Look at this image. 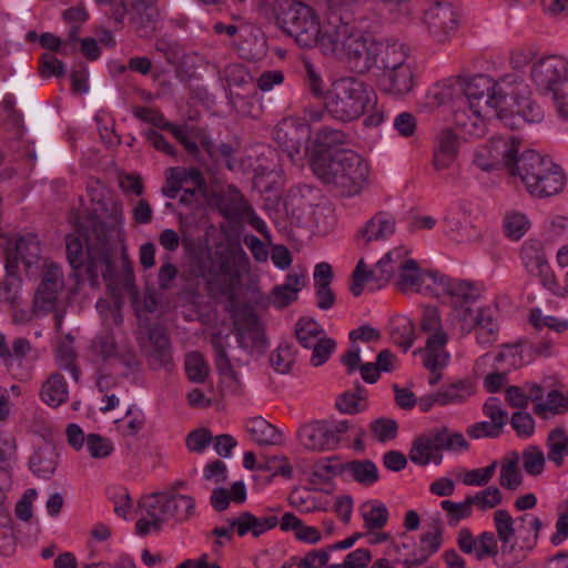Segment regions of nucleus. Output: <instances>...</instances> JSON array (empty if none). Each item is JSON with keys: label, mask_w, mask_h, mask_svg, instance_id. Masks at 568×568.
I'll use <instances>...</instances> for the list:
<instances>
[{"label": "nucleus", "mask_w": 568, "mask_h": 568, "mask_svg": "<svg viewBox=\"0 0 568 568\" xmlns=\"http://www.w3.org/2000/svg\"><path fill=\"white\" fill-rule=\"evenodd\" d=\"M280 156H286L293 164L303 166L305 163L311 165V144H278Z\"/></svg>", "instance_id": "obj_51"}, {"label": "nucleus", "mask_w": 568, "mask_h": 568, "mask_svg": "<svg viewBox=\"0 0 568 568\" xmlns=\"http://www.w3.org/2000/svg\"><path fill=\"white\" fill-rule=\"evenodd\" d=\"M568 410V398L558 390H551L547 395L545 403H538L534 407V413L544 418H548V413L560 415Z\"/></svg>", "instance_id": "obj_42"}, {"label": "nucleus", "mask_w": 568, "mask_h": 568, "mask_svg": "<svg viewBox=\"0 0 568 568\" xmlns=\"http://www.w3.org/2000/svg\"><path fill=\"white\" fill-rule=\"evenodd\" d=\"M233 332L243 351L252 352L265 346L262 324L250 306H243L233 314Z\"/></svg>", "instance_id": "obj_12"}, {"label": "nucleus", "mask_w": 568, "mask_h": 568, "mask_svg": "<svg viewBox=\"0 0 568 568\" xmlns=\"http://www.w3.org/2000/svg\"><path fill=\"white\" fill-rule=\"evenodd\" d=\"M409 458L419 466H426L430 463L438 465L442 462V454L433 450L430 445H428V439L419 436L414 440L409 452Z\"/></svg>", "instance_id": "obj_41"}, {"label": "nucleus", "mask_w": 568, "mask_h": 568, "mask_svg": "<svg viewBox=\"0 0 568 568\" xmlns=\"http://www.w3.org/2000/svg\"><path fill=\"white\" fill-rule=\"evenodd\" d=\"M58 455L53 448L39 449L30 458V468L39 477L49 478L57 468Z\"/></svg>", "instance_id": "obj_34"}, {"label": "nucleus", "mask_w": 568, "mask_h": 568, "mask_svg": "<svg viewBox=\"0 0 568 568\" xmlns=\"http://www.w3.org/2000/svg\"><path fill=\"white\" fill-rule=\"evenodd\" d=\"M390 364V351L388 348L383 349L377 355V363H366L359 366L362 378L367 383H375L379 378V372H387Z\"/></svg>", "instance_id": "obj_48"}, {"label": "nucleus", "mask_w": 568, "mask_h": 568, "mask_svg": "<svg viewBox=\"0 0 568 568\" xmlns=\"http://www.w3.org/2000/svg\"><path fill=\"white\" fill-rule=\"evenodd\" d=\"M420 328L428 334L426 345L420 351L423 365L429 372L428 383L436 385L442 381V371L448 366L450 359V354L446 348L448 335L442 327L439 312L436 306H424Z\"/></svg>", "instance_id": "obj_5"}, {"label": "nucleus", "mask_w": 568, "mask_h": 568, "mask_svg": "<svg viewBox=\"0 0 568 568\" xmlns=\"http://www.w3.org/2000/svg\"><path fill=\"white\" fill-rule=\"evenodd\" d=\"M312 222L321 233H327L335 224L334 210L328 204H315L307 215V223Z\"/></svg>", "instance_id": "obj_45"}, {"label": "nucleus", "mask_w": 568, "mask_h": 568, "mask_svg": "<svg viewBox=\"0 0 568 568\" xmlns=\"http://www.w3.org/2000/svg\"><path fill=\"white\" fill-rule=\"evenodd\" d=\"M396 323V329L393 331V341L406 352L414 341V324L404 315L398 316Z\"/></svg>", "instance_id": "obj_55"}, {"label": "nucleus", "mask_w": 568, "mask_h": 568, "mask_svg": "<svg viewBox=\"0 0 568 568\" xmlns=\"http://www.w3.org/2000/svg\"><path fill=\"white\" fill-rule=\"evenodd\" d=\"M518 455L514 454L511 459H506L501 464L499 484L506 489L515 490L523 483V477L518 469Z\"/></svg>", "instance_id": "obj_46"}, {"label": "nucleus", "mask_w": 568, "mask_h": 568, "mask_svg": "<svg viewBox=\"0 0 568 568\" xmlns=\"http://www.w3.org/2000/svg\"><path fill=\"white\" fill-rule=\"evenodd\" d=\"M142 354L152 369H170L172 366L171 345L165 329L160 325L149 327L145 336L139 337Z\"/></svg>", "instance_id": "obj_13"}, {"label": "nucleus", "mask_w": 568, "mask_h": 568, "mask_svg": "<svg viewBox=\"0 0 568 568\" xmlns=\"http://www.w3.org/2000/svg\"><path fill=\"white\" fill-rule=\"evenodd\" d=\"M345 470L362 485L369 486L378 479L377 467L368 459L349 462Z\"/></svg>", "instance_id": "obj_38"}, {"label": "nucleus", "mask_w": 568, "mask_h": 568, "mask_svg": "<svg viewBox=\"0 0 568 568\" xmlns=\"http://www.w3.org/2000/svg\"><path fill=\"white\" fill-rule=\"evenodd\" d=\"M501 500V493L495 486H489L476 495L469 496V501L473 506H477L480 510L494 508L499 505Z\"/></svg>", "instance_id": "obj_61"}, {"label": "nucleus", "mask_w": 568, "mask_h": 568, "mask_svg": "<svg viewBox=\"0 0 568 568\" xmlns=\"http://www.w3.org/2000/svg\"><path fill=\"white\" fill-rule=\"evenodd\" d=\"M324 100L326 110L333 118L352 121L364 114L369 102V92L363 81L344 77L332 83Z\"/></svg>", "instance_id": "obj_6"}, {"label": "nucleus", "mask_w": 568, "mask_h": 568, "mask_svg": "<svg viewBox=\"0 0 568 568\" xmlns=\"http://www.w3.org/2000/svg\"><path fill=\"white\" fill-rule=\"evenodd\" d=\"M247 264V256L240 244H220L212 250L196 252L182 277L186 281L203 280L212 297L230 295L233 298L232 280Z\"/></svg>", "instance_id": "obj_2"}, {"label": "nucleus", "mask_w": 568, "mask_h": 568, "mask_svg": "<svg viewBox=\"0 0 568 568\" xmlns=\"http://www.w3.org/2000/svg\"><path fill=\"white\" fill-rule=\"evenodd\" d=\"M351 428L347 420L337 423L315 422L298 430L301 444L310 450L323 452L335 449L343 434Z\"/></svg>", "instance_id": "obj_8"}, {"label": "nucleus", "mask_w": 568, "mask_h": 568, "mask_svg": "<svg viewBox=\"0 0 568 568\" xmlns=\"http://www.w3.org/2000/svg\"><path fill=\"white\" fill-rule=\"evenodd\" d=\"M490 312L487 308H473L471 305L454 311V317L464 334L473 332Z\"/></svg>", "instance_id": "obj_36"}, {"label": "nucleus", "mask_w": 568, "mask_h": 568, "mask_svg": "<svg viewBox=\"0 0 568 568\" xmlns=\"http://www.w3.org/2000/svg\"><path fill=\"white\" fill-rule=\"evenodd\" d=\"M276 142H311V128L303 118L287 116L274 130Z\"/></svg>", "instance_id": "obj_24"}, {"label": "nucleus", "mask_w": 568, "mask_h": 568, "mask_svg": "<svg viewBox=\"0 0 568 568\" xmlns=\"http://www.w3.org/2000/svg\"><path fill=\"white\" fill-rule=\"evenodd\" d=\"M246 429L258 445H275L281 437L277 429L262 417L250 419Z\"/></svg>", "instance_id": "obj_32"}, {"label": "nucleus", "mask_w": 568, "mask_h": 568, "mask_svg": "<svg viewBox=\"0 0 568 568\" xmlns=\"http://www.w3.org/2000/svg\"><path fill=\"white\" fill-rule=\"evenodd\" d=\"M494 523L504 550L515 537L514 519L507 510L499 509L494 514Z\"/></svg>", "instance_id": "obj_47"}, {"label": "nucleus", "mask_w": 568, "mask_h": 568, "mask_svg": "<svg viewBox=\"0 0 568 568\" xmlns=\"http://www.w3.org/2000/svg\"><path fill=\"white\" fill-rule=\"evenodd\" d=\"M303 286V274H287L284 284L273 287L268 296V302L276 308H284L297 300L298 292Z\"/></svg>", "instance_id": "obj_26"}, {"label": "nucleus", "mask_w": 568, "mask_h": 568, "mask_svg": "<svg viewBox=\"0 0 568 568\" xmlns=\"http://www.w3.org/2000/svg\"><path fill=\"white\" fill-rule=\"evenodd\" d=\"M389 233V215L387 212H379L368 220L359 230L356 240L359 244L367 245L373 241L386 240Z\"/></svg>", "instance_id": "obj_28"}, {"label": "nucleus", "mask_w": 568, "mask_h": 568, "mask_svg": "<svg viewBox=\"0 0 568 568\" xmlns=\"http://www.w3.org/2000/svg\"><path fill=\"white\" fill-rule=\"evenodd\" d=\"M41 399L50 407H59L68 400V385L62 374L52 373L42 384Z\"/></svg>", "instance_id": "obj_30"}, {"label": "nucleus", "mask_w": 568, "mask_h": 568, "mask_svg": "<svg viewBox=\"0 0 568 568\" xmlns=\"http://www.w3.org/2000/svg\"><path fill=\"white\" fill-rule=\"evenodd\" d=\"M506 120H499L505 126L518 128L521 122H538L542 119V111L529 97L520 94L516 87L508 92V104H504Z\"/></svg>", "instance_id": "obj_16"}, {"label": "nucleus", "mask_w": 568, "mask_h": 568, "mask_svg": "<svg viewBox=\"0 0 568 568\" xmlns=\"http://www.w3.org/2000/svg\"><path fill=\"white\" fill-rule=\"evenodd\" d=\"M547 457L557 467L564 465V459L568 456V435L562 427L552 429L546 439Z\"/></svg>", "instance_id": "obj_31"}, {"label": "nucleus", "mask_w": 568, "mask_h": 568, "mask_svg": "<svg viewBox=\"0 0 568 568\" xmlns=\"http://www.w3.org/2000/svg\"><path fill=\"white\" fill-rule=\"evenodd\" d=\"M17 256L28 266L37 261L40 256V246L34 235L20 237L16 243Z\"/></svg>", "instance_id": "obj_53"}, {"label": "nucleus", "mask_w": 568, "mask_h": 568, "mask_svg": "<svg viewBox=\"0 0 568 568\" xmlns=\"http://www.w3.org/2000/svg\"><path fill=\"white\" fill-rule=\"evenodd\" d=\"M92 349L104 361L115 357L118 354V344L113 333L106 329L98 335L92 342Z\"/></svg>", "instance_id": "obj_54"}, {"label": "nucleus", "mask_w": 568, "mask_h": 568, "mask_svg": "<svg viewBox=\"0 0 568 568\" xmlns=\"http://www.w3.org/2000/svg\"><path fill=\"white\" fill-rule=\"evenodd\" d=\"M474 331L477 344L483 348H487L496 342L498 325L491 314H489Z\"/></svg>", "instance_id": "obj_57"}, {"label": "nucleus", "mask_w": 568, "mask_h": 568, "mask_svg": "<svg viewBox=\"0 0 568 568\" xmlns=\"http://www.w3.org/2000/svg\"><path fill=\"white\" fill-rule=\"evenodd\" d=\"M295 335L304 348H311L315 342L324 337V329L313 318H301L296 323Z\"/></svg>", "instance_id": "obj_37"}, {"label": "nucleus", "mask_w": 568, "mask_h": 568, "mask_svg": "<svg viewBox=\"0 0 568 568\" xmlns=\"http://www.w3.org/2000/svg\"><path fill=\"white\" fill-rule=\"evenodd\" d=\"M295 363V353L288 344H280L270 355V365L278 374H288Z\"/></svg>", "instance_id": "obj_44"}, {"label": "nucleus", "mask_w": 568, "mask_h": 568, "mask_svg": "<svg viewBox=\"0 0 568 568\" xmlns=\"http://www.w3.org/2000/svg\"><path fill=\"white\" fill-rule=\"evenodd\" d=\"M185 372L194 383H203L209 375V365L199 352H192L185 358Z\"/></svg>", "instance_id": "obj_52"}, {"label": "nucleus", "mask_w": 568, "mask_h": 568, "mask_svg": "<svg viewBox=\"0 0 568 568\" xmlns=\"http://www.w3.org/2000/svg\"><path fill=\"white\" fill-rule=\"evenodd\" d=\"M311 169L325 184L337 189L341 194H357L366 181L368 166L354 151L339 144H311Z\"/></svg>", "instance_id": "obj_3"}, {"label": "nucleus", "mask_w": 568, "mask_h": 568, "mask_svg": "<svg viewBox=\"0 0 568 568\" xmlns=\"http://www.w3.org/2000/svg\"><path fill=\"white\" fill-rule=\"evenodd\" d=\"M520 257L526 270L530 274L539 276L542 285L556 294L559 280L551 273L541 243L538 241L526 242L521 248Z\"/></svg>", "instance_id": "obj_19"}, {"label": "nucleus", "mask_w": 568, "mask_h": 568, "mask_svg": "<svg viewBox=\"0 0 568 568\" xmlns=\"http://www.w3.org/2000/svg\"><path fill=\"white\" fill-rule=\"evenodd\" d=\"M434 283L440 290L439 294L449 297L453 310L473 305L480 296V290L470 282L432 274Z\"/></svg>", "instance_id": "obj_20"}, {"label": "nucleus", "mask_w": 568, "mask_h": 568, "mask_svg": "<svg viewBox=\"0 0 568 568\" xmlns=\"http://www.w3.org/2000/svg\"><path fill=\"white\" fill-rule=\"evenodd\" d=\"M64 288L62 268L54 263L45 265L41 282L34 294L33 306L39 311L50 313L54 310L60 293Z\"/></svg>", "instance_id": "obj_15"}, {"label": "nucleus", "mask_w": 568, "mask_h": 568, "mask_svg": "<svg viewBox=\"0 0 568 568\" xmlns=\"http://www.w3.org/2000/svg\"><path fill=\"white\" fill-rule=\"evenodd\" d=\"M87 255L85 272L91 283H97L100 275L109 281L112 273V258L105 245H88Z\"/></svg>", "instance_id": "obj_25"}, {"label": "nucleus", "mask_w": 568, "mask_h": 568, "mask_svg": "<svg viewBox=\"0 0 568 568\" xmlns=\"http://www.w3.org/2000/svg\"><path fill=\"white\" fill-rule=\"evenodd\" d=\"M458 149L455 144H436L433 150V166L435 170H446L456 160Z\"/></svg>", "instance_id": "obj_59"}, {"label": "nucleus", "mask_w": 568, "mask_h": 568, "mask_svg": "<svg viewBox=\"0 0 568 568\" xmlns=\"http://www.w3.org/2000/svg\"><path fill=\"white\" fill-rule=\"evenodd\" d=\"M459 14L449 2L436 1L424 12L429 36L439 43L447 42L458 28Z\"/></svg>", "instance_id": "obj_11"}, {"label": "nucleus", "mask_w": 568, "mask_h": 568, "mask_svg": "<svg viewBox=\"0 0 568 568\" xmlns=\"http://www.w3.org/2000/svg\"><path fill=\"white\" fill-rule=\"evenodd\" d=\"M523 468L530 476H538L544 471L546 458L537 446H529L521 454Z\"/></svg>", "instance_id": "obj_49"}, {"label": "nucleus", "mask_w": 568, "mask_h": 568, "mask_svg": "<svg viewBox=\"0 0 568 568\" xmlns=\"http://www.w3.org/2000/svg\"><path fill=\"white\" fill-rule=\"evenodd\" d=\"M318 191L307 184L292 187L285 200V211L291 217L292 224L304 226L307 224V215L315 206Z\"/></svg>", "instance_id": "obj_22"}, {"label": "nucleus", "mask_w": 568, "mask_h": 568, "mask_svg": "<svg viewBox=\"0 0 568 568\" xmlns=\"http://www.w3.org/2000/svg\"><path fill=\"white\" fill-rule=\"evenodd\" d=\"M530 223L525 214L519 212H509L505 216L504 229L506 235L511 240H519L528 231Z\"/></svg>", "instance_id": "obj_50"}, {"label": "nucleus", "mask_w": 568, "mask_h": 568, "mask_svg": "<svg viewBox=\"0 0 568 568\" xmlns=\"http://www.w3.org/2000/svg\"><path fill=\"white\" fill-rule=\"evenodd\" d=\"M133 114L143 121L150 122L159 129L168 131L178 142H193L194 139H200L197 134H195V128L193 125H178L170 121H168L164 115L152 108L148 106H136L133 110ZM200 142H207L202 139Z\"/></svg>", "instance_id": "obj_23"}, {"label": "nucleus", "mask_w": 568, "mask_h": 568, "mask_svg": "<svg viewBox=\"0 0 568 568\" xmlns=\"http://www.w3.org/2000/svg\"><path fill=\"white\" fill-rule=\"evenodd\" d=\"M284 531L293 530L297 539L310 544H316L321 540V534L315 527L305 526L294 514L286 513L280 523Z\"/></svg>", "instance_id": "obj_33"}, {"label": "nucleus", "mask_w": 568, "mask_h": 568, "mask_svg": "<svg viewBox=\"0 0 568 568\" xmlns=\"http://www.w3.org/2000/svg\"><path fill=\"white\" fill-rule=\"evenodd\" d=\"M529 321L537 329H540L542 326H547L550 329L560 333L568 327V321L542 315L539 308L530 311Z\"/></svg>", "instance_id": "obj_63"}, {"label": "nucleus", "mask_w": 568, "mask_h": 568, "mask_svg": "<svg viewBox=\"0 0 568 568\" xmlns=\"http://www.w3.org/2000/svg\"><path fill=\"white\" fill-rule=\"evenodd\" d=\"M439 392L442 405L460 404L475 393V384L470 379H460Z\"/></svg>", "instance_id": "obj_35"}, {"label": "nucleus", "mask_w": 568, "mask_h": 568, "mask_svg": "<svg viewBox=\"0 0 568 568\" xmlns=\"http://www.w3.org/2000/svg\"><path fill=\"white\" fill-rule=\"evenodd\" d=\"M31 343L26 337H17L8 345L4 334H0V358L8 372L17 378H27L29 368L24 361L31 352Z\"/></svg>", "instance_id": "obj_21"}, {"label": "nucleus", "mask_w": 568, "mask_h": 568, "mask_svg": "<svg viewBox=\"0 0 568 568\" xmlns=\"http://www.w3.org/2000/svg\"><path fill=\"white\" fill-rule=\"evenodd\" d=\"M484 118L475 115L474 120L458 123L456 130L443 131L439 142H467L471 139H481L485 133Z\"/></svg>", "instance_id": "obj_27"}, {"label": "nucleus", "mask_w": 568, "mask_h": 568, "mask_svg": "<svg viewBox=\"0 0 568 568\" xmlns=\"http://www.w3.org/2000/svg\"><path fill=\"white\" fill-rule=\"evenodd\" d=\"M415 83V68H410V64L393 67V95L403 97L409 93Z\"/></svg>", "instance_id": "obj_39"}, {"label": "nucleus", "mask_w": 568, "mask_h": 568, "mask_svg": "<svg viewBox=\"0 0 568 568\" xmlns=\"http://www.w3.org/2000/svg\"><path fill=\"white\" fill-rule=\"evenodd\" d=\"M515 164L513 176H519L527 192L535 197H548L562 191L566 176L549 156L525 144Z\"/></svg>", "instance_id": "obj_4"}, {"label": "nucleus", "mask_w": 568, "mask_h": 568, "mask_svg": "<svg viewBox=\"0 0 568 568\" xmlns=\"http://www.w3.org/2000/svg\"><path fill=\"white\" fill-rule=\"evenodd\" d=\"M530 77L544 94H552L568 84V59L562 55H548L531 67Z\"/></svg>", "instance_id": "obj_9"}, {"label": "nucleus", "mask_w": 568, "mask_h": 568, "mask_svg": "<svg viewBox=\"0 0 568 568\" xmlns=\"http://www.w3.org/2000/svg\"><path fill=\"white\" fill-rule=\"evenodd\" d=\"M304 69V79L308 85L311 93L315 97L324 94V82L311 60L304 58L302 60Z\"/></svg>", "instance_id": "obj_64"}, {"label": "nucleus", "mask_w": 568, "mask_h": 568, "mask_svg": "<svg viewBox=\"0 0 568 568\" xmlns=\"http://www.w3.org/2000/svg\"><path fill=\"white\" fill-rule=\"evenodd\" d=\"M464 93L474 115L506 120L504 104H508V92L490 77L478 74L465 83Z\"/></svg>", "instance_id": "obj_7"}, {"label": "nucleus", "mask_w": 568, "mask_h": 568, "mask_svg": "<svg viewBox=\"0 0 568 568\" xmlns=\"http://www.w3.org/2000/svg\"><path fill=\"white\" fill-rule=\"evenodd\" d=\"M211 344L214 351L215 367L219 374L229 383V387L233 393H240L243 385L237 373L234 371L233 363L243 365L246 364L247 361H242L241 357L229 354L230 344L227 336H223L221 333L212 335Z\"/></svg>", "instance_id": "obj_18"}, {"label": "nucleus", "mask_w": 568, "mask_h": 568, "mask_svg": "<svg viewBox=\"0 0 568 568\" xmlns=\"http://www.w3.org/2000/svg\"><path fill=\"white\" fill-rule=\"evenodd\" d=\"M525 144H477L473 163L485 172L505 168L513 175Z\"/></svg>", "instance_id": "obj_10"}, {"label": "nucleus", "mask_w": 568, "mask_h": 568, "mask_svg": "<svg viewBox=\"0 0 568 568\" xmlns=\"http://www.w3.org/2000/svg\"><path fill=\"white\" fill-rule=\"evenodd\" d=\"M87 449L92 458L100 459L109 457L114 446L109 438L91 433L87 435Z\"/></svg>", "instance_id": "obj_56"}, {"label": "nucleus", "mask_w": 568, "mask_h": 568, "mask_svg": "<svg viewBox=\"0 0 568 568\" xmlns=\"http://www.w3.org/2000/svg\"><path fill=\"white\" fill-rule=\"evenodd\" d=\"M274 16L277 26L302 48L318 45L325 55L359 71L388 69V45L364 33L348 8L331 2L320 22L311 7L296 0H275Z\"/></svg>", "instance_id": "obj_1"}, {"label": "nucleus", "mask_w": 568, "mask_h": 568, "mask_svg": "<svg viewBox=\"0 0 568 568\" xmlns=\"http://www.w3.org/2000/svg\"><path fill=\"white\" fill-rule=\"evenodd\" d=\"M388 509L385 505L377 501L366 503L362 507V516L365 527L369 530L381 529L388 520Z\"/></svg>", "instance_id": "obj_43"}, {"label": "nucleus", "mask_w": 568, "mask_h": 568, "mask_svg": "<svg viewBox=\"0 0 568 568\" xmlns=\"http://www.w3.org/2000/svg\"><path fill=\"white\" fill-rule=\"evenodd\" d=\"M372 559L371 551L365 548H358L347 554L343 561L333 562L328 568H366Z\"/></svg>", "instance_id": "obj_62"}, {"label": "nucleus", "mask_w": 568, "mask_h": 568, "mask_svg": "<svg viewBox=\"0 0 568 568\" xmlns=\"http://www.w3.org/2000/svg\"><path fill=\"white\" fill-rule=\"evenodd\" d=\"M443 528L439 520H436L432 527V530L425 532L422 538V548L419 554L413 555L412 558H407L404 565L407 568L417 567L423 565L432 554H435L442 544Z\"/></svg>", "instance_id": "obj_29"}, {"label": "nucleus", "mask_w": 568, "mask_h": 568, "mask_svg": "<svg viewBox=\"0 0 568 568\" xmlns=\"http://www.w3.org/2000/svg\"><path fill=\"white\" fill-rule=\"evenodd\" d=\"M151 497L148 496L140 506L145 510L146 515L141 517L135 525L136 534L146 536L151 530L160 531L164 523L163 517L159 514L158 509L150 508Z\"/></svg>", "instance_id": "obj_40"}, {"label": "nucleus", "mask_w": 568, "mask_h": 568, "mask_svg": "<svg viewBox=\"0 0 568 568\" xmlns=\"http://www.w3.org/2000/svg\"><path fill=\"white\" fill-rule=\"evenodd\" d=\"M362 390L357 387L355 393L345 392L336 399V407L339 412L345 414H356L365 408L364 396Z\"/></svg>", "instance_id": "obj_58"}, {"label": "nucleus", "mask_w": 568, "mask_h": 568, "mask_svg": "<svg viewBox=\"0 0 568 568\" xmlns=\"http://www.w3.org/2000/svg\"><path fill=\"white\" fill-rule=\"evenodd\" d=\"M396 286L403 294L419 292L424 276L437 274L436 272L422 271L418 262L410 256V250L405 246L395 248Z\"/></svg>", "instance_id": "obj_14"}, {"label": "nucleus", "mask_w": 568, "mask_h": 568, "mask_svg": "<svg viewBox=\"0 0 568 568\" xmlns=\"http://www.w3.org/2000/svg\"><path fill=\"white\" fill-rule=\"evenodd\" d=\"M311 348L313 349V353L311 355L310 363L312 366L318 367L328 361L336 348V343L334 339L324 336L320 341L315 342Z\"/></svg>", "instance_id": "obj_60"}, {"label": "nucleus", "mask_w": 568, "mask_h": 568, "mask_svg": "<svg viewBox=\"0 0 568 568\" xmlns=\"http://www.w3.org/2000/svg\"><path fill=\"white\" fill-rule=\"evenodd\" d=\"M150 508L158 509L164 521L174 519L179 523L187 520L195 510V500L193 497L181 494L158 493L150 495Z\"/></svg>", "instance_id": "obj_17"}]
</instances>
